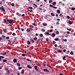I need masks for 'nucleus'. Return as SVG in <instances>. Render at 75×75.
Returning <instances> with one entry per match:
<instances>
[{"label":"nucleus","instance_id":"1","mask_svg":"<svg viewBox=\"0 0 75 75\" xmlns=\"http://www.w3.org/2000/svg\"><path fill=\"white\" fill-rule=\"evenodd\" d=\"M7 21L8 22H9V23H13V19H11V20H7Z\"/></svg>","mask_w":75,"mask_h":75},{"label":"nucleus","instance_id":"2","mask_svg":"<svg viewBox=\"0 0 75 75\" xmlns=\"http://www.w3.org/2000/svg\"><path fill=\"white\" fill-rule=\"evenodd\" d=\"M45 35H46V36H48V35H50V36H51V34H50L49 32H45Z\"/></svg>","mask_w":75,"mask_h":75},{"label":"nucleus","instance_id":"3","mask_svg":"<svg viewBox=\"0 0 75 75\" xmlns=\"http://www.w3.org/2000/svg\"><path fill=\"white\" fill-rule=\"evenodd\" d=\"M43 71H44V72H50V71L48 70L47 69H43Z\"/></svg>","mask_w":75,"mask_h":75},{"label":"nucleus","instance_id":"4","mask_svg":"<svg viewBox=\"0 0 75 75\" xmlns=\"http://www.w3.org/2000/svg\"><path fill=\"white\" fill-rule=\"evenodd\" d=\"M13 62H14V63H16L17 62V60L16 59H13Z\"/></svg>","mask_w":75,"mask_h":75},{"label":"nucleus","instance_id":"5","mask_svg":"<svg viewBox=\"0 0 75 75\" xmlns=\"http://www.w3.org/2000/svg\"><path fill=\"white\" fill-rule=\"evenodd\" d=\"M22 71L21 72V74H24V71H25V70L24 69H23L22 70Z\"/></svg>","mask_w":75,"mask_h":75},{"label":"nucleus","instance_id":"6","mask_svg":"<svg viewBox=\"0 0 75 75\" xmlns=\"http://www.w3.org/2000/svg\"><path fill=\"white\" fill-rule=\"evenodd\" d=\"M55 35H56L55 33H52V35H51V36L53 37H55Z\"/></svg>","mask_w":75,"mask_h":75},{"label":"nucleus","instance_id":"7","mask_svg":"<svg viewBox=\"0 0 75 75\" xmlns=\"http://www.w3.org/2000/svg\"><path fill=\"white\" fill-rule=\"evenodd\" d=\"M46 65H47V66H48V67H49L50 68H51V69H52V68H53L51 66H50L48 65V64H46Z\"/></svg>","mask_w":75,"mask_h":75},{"label":"nucleus","instance_id":"8","mask_svg":"<svg viewBox=\"0 0 75 75\" xmlns=\"http://www.w3.org/2000/svg\"><path fill=\"white\" fill-rule=\"evenodd\" d=\"M68 23L69 24H72V22L71 21H68Z\"/></svg>","mask_w":75,"mask_h":75},{"label":"nucleus","instance_id":"9","mask_svg":"<svg viewBox=\"0 0 75 75\" xmlns=\"http://www.w3.org/2000/svg\"><path fill=\"white\" fill-rule=\"evenodd\" d=\"M27 67H28V68H30V69H32V67H31V66H30L29 65H28Z\"/></svg>","mask_w":75,"mask_h":75},{"label":"nucleus","instance_id":"10","mask_svg":"<svg viewBox=\"0 0 75 75\" xmlns=\"http://www.w3.org/2000/svg\"><path fill=\"white\" fill-rule=\"evenodd\" d=\"M41 31L42 32H45V30L44 29H41Z\"/></svg>","mask_w":75,"mask_h":75},{"label":"nucleus","instance_id":"11","mask_svg":"<svg viewBox=\"0 0 75 75\" xmlns=\"http://www.w3.org/2000/svg\"><path fill=\"white\" fill-rule=\"evenodd\" d=\"M26 31L28 32V33H29V32H30V30L28 29L26 30Z\"/></svg>","mask_w":75,"mask_h":75},{"label":"nucleus","instance_id":"12","mask_svg":"<svg viewBox=\"0 0 75 75\" xmlns=\"http://www.w3.org/2000/svg\"><path fill=\"white\" fill-rule=\"evenodd\" d=\"M40 37H42L43 36V35L42 34H40L39 35Z\"/></svg>","mask_w":75,"mask_h":75},{"label":"nucleus","instance_id":"13","mask_svg":"<svg viewBox=\"0 0 75 75\" xmlns=\"http://www.w3.org/2000/svg\"><path fill=\"white\" fill-rule=\"evenodd\" d=\"M34 41V40H33V39L31 38L30 39V42H33Z\"/></svg>","mask_w":75,"mask_h":75},{"label":"nucleus","instance_id":"14","mask_svg":"<svg viewBox=\"0 0 75 75\" xmlns=\"http://www.w3.org/2000/svg\"><path fill=\"white\" fill-rule=\"evenodd\" d=\"M42 25H44V26H47V24L46 23H43Z\"/></svg>","mask_w":75,"mask_h":75},{"label":"nucleus","instance_id":"15","mask_svg":"<svg viewBox=\"0 0 75 75\" xmlns=\"http://www.w3.org/2000/svg\"><path fill=\"white\" fill-rule=\"evenodd\" d=\"M59 33L58 32V31H56V34H57V35L59 34Z\"/></svg>","mask_w":75,"mask_h":75},{"label":"nucleus","instance_id":"16","mask_svg":"<svg viewBox=\"0 0 75 75\" xmlns=\"http://www.w3.org/2000/svg\"><path fill=\"white\" fill-rule=\"evenodd\" d=\"M55 41H58L59 40V39L58 38H56L54 39Z\"/></svg>","mask_w":75,"mask_h":75},{"label":"nucleus","instance_id":"17","mask_svg":"<svg viewBox=\"0 0 75 75\" xmlns=\"http://www.w3.org/2000/svg\"><path fill=\"white\" fill-rule=\"evenodd\" d=\"M52 5H55V4H56V2H55V1L54 2L52 3Z\"/></svg>","mask_w":75,"mask_h":75},{"label":"nucleus","instance_id":"18","mask_svg":"<svg viewBox=\"0 0 75 75\" xmlns=\"http://www.w3.org/2000/svg\"><path fill=\"white\" fill-rule=\"evenodd\" d=\"M7 59H4L3 60V62H7Z\"/></svg>","mask_w":75,"mask_h":75},{"label":"nucleus","instance_id":"19","mask_svg":"<svg viewBox=\"0 0 75 75\" xmlns=\"http://www.w3.org/2000/svg\"><path fill=\"white\" fill-rule=\"evenodd\" d=\"M4 23H6V22L7 21H6V19H4Z\"/></svg>","mask_w":75,"mask_h":75},{"label":"nucleus","instance_id":"20","mask_svg":"<svg viewBox=\"0 0 75 75\" xmlns=\"http://www.w3.org/2000/svg\"><path fill=\"white\" fill-rule=\"evenodd\" d=\"M17 66H18V67H20L21 65L19 63H18L16 64Z\"/></svg>","mask_w":75,"mask_h":75},{"label":"nucleus","instance_id":"21","mask_svg":"<svg viewBox=\"0 0 75 75\" xmlns=\"http://www.w3.org/2000/svg\"><path fill=\"white\" fill-rule=\"evenodd\" d=\"M42 65L43 66H44V67H45V65H47V64H45V63H43L42 64Z\"/></svg>","mask_w":75,"mask_h":75},{"label":"nucleus","instance_id":"22","mask_svg":"<svg viewBox=\"0 0 75 75\" xmlns=\"http://www.w3.org/2000/svg\"><path fill=\"white\" fill-rule=\"evenodd\" d=\"M38 38H37V37H35L33 38V40H37Z\"/></svg>","mask_w":75,"mask_h":75},{"label":"nucleus","instance_id":"23","mask_svg":"<svg viewBox=\"0 0 75 75\" xmlns=\"http://www.w3.org/2000/svg\"><path fill=\"white\" fill-rule=\"evenodd\" d=\"M34 68L35 69H37V68H38V66H34Z\"/></svg>","mask_w":75,"mask_h":75},{"label":"nucleus","instance_id":"24","mask_svg":"<svg viewBox=\"0 0 75 75\" xmlns=\"http://www.w3.org/2000/svg\"><path fill=\"white\" fill-rule=\"evenodd\" d=\"M12 35L13 36H15V35H16V33H12Z\"/></svg>","mask_w":75,"mask_h":75},{"label":"nucleus","instance_id":"25","mask_svg":"<svg viewBox=\"0 0 75 75\" xmlns=\"http://www.w3.org/2000/svg\"><path fill=\"white\" fill-rule=\"evenodd\" d=\"M3 8H4V7L3 6H1V7H0V10H2Z\"/></svg>","mask_w":75,"mask_h":75},{"label":"nucleus","instance_id":"26","mask_svg":"<svg viewBox=\"0 0 75 75\" xmlns=\"http://www.w3.org/2000/svg\"><path fill=\"white\" fill-rule=\"evenodd\" d=\"M27 42H28V45H30V44H31V42H30L29 41H27Z\"/></svg>","mask_w":75,"mask_h":75},{"label":"nucleus","instance_id":"27","mask_svg":"<svg viewBox=\"0 0 75 75\" xmlns=\"http://www.w3.org/2000/svg\"><path fill=\"white\" fill-rule=\"evenodd\" d=\"M51 16H54V13H51Z\"/></svg>","mask_w":75,"mask_h":75},{"label":"nucleus","instance_id":"28","mask_svg":"<svg viewBox=\"0 0 75 75\" xmlns=\"http://www.w3.org/2000/svg\"><path fill=\"white\" fill-rule=\"evenodd\" d=\"M26 59L27 61H30V62H31V60H30L29 59Z\"/></svg>","mask_w":75,"mask_h":75},{"label":"nucleus","instance_id":"29","mask_svg":"<svg viewBox=\"0 0 75 75\" xmlns=\"http://www.w3.org/2000/svg\"><path fill=\"white\" fill-rule=\"evenodd\" d=\"M70 54H71V55H74V53L72 52H71L70 53Z\"/></svg>","mask_w":75,"mask_h":75},{"label":"nucleus","instance_id":"30","mask_svg":"<svg viewBox=\"0 0 75 75\" xmlns=\"http://www.w3.org/2000/svg\"><path fill=\"white\" fill-rule=\"evenodd\" d=\"M49 6H50V7H53H53H54V6H53V5H52L51 4H50L49 5Z\"/></svg>","mask_w":75,"mask_h":75},{"label":"nucleus","instance_id":"31","mask_svg":"<svg viewBox=\"0 0 75 75\" xmlns=\"http://www.w3.org/2000/svg\"><path fill=\"white\" fill-rule=\"evenodd\" d=\"M35 71L36 72H38V68L37 69H36Z\"/></svg>","mask_w":75,"mask_h":75},{"label":"nucleus","instance_id":"32","mask_svg":"<svg viewBox=\"0 0 75 75\" xmlns=\"http://www.w3.org/2000/svg\"><path fill=\"white\" fill-rule=\"evenodd\" d=\"M71 10H73V11H74V10H75V8H71Z\"/></svg>","mask_w":75,"mask_h":75},{"label":"nucleus","instance_id":"33","mask_svg":"<svg viewBox=\"0 0 75 75\" xmlns=\"http://www.w3.org/2000/svg\"><path fill=\"white\" fill-rule=\"evenodd\" d=\"M33 5H34V6H35V7H38V6H37V5H36V4H33Z\"/></svg>","mask_w":75,"mask_h":75},{"label":"nucleus","instance_id":"34","mask_svg":"<svg viewBox=\"0 0 75 75\" xmlns=\"http://www.w3.org/2000/svg\"><path fill=\"white\" fill-rule=\"evenodd\" d=\"M57 12L58 13H60V11L59 10H58L57 11Z\"/></svg>","mask_w":75,"mask_h":75},{"label":"nucleus","instance_id":"35","mask_svg":"<svg viewBox=\"0 0 75 75\" xmlns=\"http://www.w3.org/2000/svg\"><path fill=\"white\" fill-rule=\"evenodd\" d=\"M29 9H31V10H32V9H33V8L32 7H29Z\"/></svg>","mask_w":75,"mask_h":75},{"label":"nucleus","instance_id":"36","mask_svg":"<svg viewBox=\"0 0 75 75\" xmlns=\"http://www.w3.org/2000/svg\"><path fill=\"white\" fill-rule=\"evenodd\" d=\"M22 67H18V70H20L21 69H22Z\"/></svg>","mask_w":75,"mask_h":75},{"label":"nucleus","instance_id":"37","mask_svg":"<svg viewBox=\"0 0 75 75\" xmlns=\"http://www.w3.org/2000/svg\"><path fill=\"white\" fill-rule=\"evenodd\" d=\"M5 38L6 39H9V38H10V37H6Z\"/></svg>","mask_w":75,"mask_h":75},{"label":"nucleus","instance_id":"38","mask_svg":"<svg viewBox=\"0 0 75 75\" xmlns=\"http://www.w3.org/2000/svg\"><path fill=\"white\" fill-rule=\"evenodd\" d=\"M3 11H5V9L3 8L2 9Z\"/></svg>","mask_w":75,"mask_h":75},{"label":"nucleus","instance_id":"39","mask_svg":"<svg viewBox=\"0 0 75 75\" xmlns=\"http://www.w3.org/2000/svg\"><path fill=\"white\" fill-rule=\"evenodd\" d=\"M14 3H13L11 4V6H14Z\"/></svg>","mask_w":75,"mask_h":75},{"label":"nucleus","instance_id":"40","mask_svg":"<svg viewBox=\"0 0 75 75\" xmlns=\"http://www.w3.org/2000/svg\"><path fill=\"white\" fill-rule=\"evenodd\" d=\"M66 58V56H64L63 57V59H65V58Z\"/></svg>","mask_w":75,"mask_h":75},{"label":"nucleus","instance_id":"41","mask_svg":"<svg viewBox=\"0 0 75 75\" xmlns=\"http://www.w3.org/2000/svg\"><path fill=\"white\" fill-rule=\"evenodd\" d=\"M67 18H68V19H69L70 18V17L69 16H67Z\"/></svg>","mask_w":75,"mask_h":75},{"label":"nucleus","instance_id":"42","mask_svg":"<svg viewBox=\"0 0 75 75\" xmlns=\"http://www.w3.org/2000/svg\"><path fill=\"white\" fill-rule=\"evenodd\" d=\"M52 31H53V30H52V29H51V30H50L49 32H50V33H51V32H52Z\"/></svg>","mask_w":75,"mask_h":75},{"label":"nucleus","instance_id":"43","mask_svg":"<svg viewBox=\"0 0 75 75\" xmlns=\"http://www.w3.org/2000/svg\"><path fill=\"white\" fill-rule=\"evenodd\" d=\"M58 51H59V52H60V53H61V52H62V51H61V50H59Z\"/></svg>","mask_w":75,"mask_h":75},{"label":"nucleus","instance_id":"44","mask_svg":"<svg viewBox=\"0 0 75 75\" xmlns=\"http://www.w3.org/2000/svg\"><path fill=\"white\" fill-rule=\"evenodd\" d=\"M63 41H65L66 42H67V39H65L64 40H63Z\"/></svg>","mask_w":75,"mask_h":75},{"label":"nucleus","instance_id":"45","mask_svg":"<svg viewBox=\"0 0 75 75\" xmlns=\"http://www.w3.org/2000/svg\"><path fill=\"white\" fill-rule=\"evenodd\" d=\"M52 0H50L49 1V3H51V2H52Z\"/></svg>","mask_w":75,"mask_h":75},{"label":"nucleus","instance_id":"46","mask_svg":"<svg viewBox=\"0 0 75 75\" xmlns=\"http://www.w3.org/2000/svg\"><path fill=\"white\" fill-rule=\"evenodd\" d=\"M1 58H2L3 59V58H4V57L2 56H0Z\"/></svg>","mask_w":75,"mask_h":75},{"label":"nucleus","instance_id":"47","mask_svg":"<svg viewBox=\"0 0 75 75\" xmlns=\"http://www.w3.org/2000/svg\"><path fill=\"white\" fill-rule=\"evenodd\" d=\"M58 25L59 24V21H58L56 23Z\"/></svg>","mask_w":75,"mask_h":75},{"label":"nucleus","instance_id":"48","mask_svg":"<svg viewBox=\"0 0 75 75\" xmlns=\"http://www.w3.org/2000/svg\"><path fill=\"white\" fill-rule=\"evenodd\" d=\"M21 55L22 56H23V57H25V54H22Z\"/></svg>","mask_w":75,"mask_h":75},{"label":"nucleus","instance_id":"49","mask_svg":"<svg viewBox=\"0 0 75 75\" xmlns=\"http://www.w3.org/2000/svg\"><path fill=\"white\" fill-rule=\"evenodd\" d=\"M30 13H32L33 12V10H30Z\"/></svg>","mask_w":75,"mask_h":75},{"label":"nucleus","instance_id":"50","mask_svg":"<svg viewBox=\"0 0 75 75\" xmlns=\"http://www.w3.org/2000/svg\"><path fill=\"white\" fill-rule=\"evenodd\" d=\"M3 55H6V52H4V53L3 54Z\"/></svg>","mask_w":75,"mask_h":75},{"label":"nucleus","instance_id":"51","mask_svg":"<svg viewBox=\"0 0 75 75\" xmlns=\"http://www.w3.org/2000/svg\"><path fill=\"white\" fill-rule=\"evenodd\" d=\"M2 37H3L4 38H5V37H6V36H5V35H2Z\"/></svg>","mask_w":75,"mask_h":75},{"label":"nucleus","instance_id":"52","mask_svg":"<svg viewBox=\"0 0 75 75\" xmlns=\"http://www.w3.org/2000/svg\"><path fill=\"white\" fill-rule=\"evenodd\" d=\"M53 8H55V9L57 8V7H53Z\"/></svg>","mask_w":75,"mask_h":75},{"label":"nucleus","instance_id":"53","mask_svg":"<svg viewBox=\"0 0 75 75\" xmlns=\"http://www.w3.org/2000/svg\"><path fill=\"white\" fill-rule=\"evenodd\" d=\"M9 71H10V70H8L7 71V73H9Z\"/></svg>","mask_w":75,"mask_h":75},{"label":"nucleus","instance_id":"54","mask_svg":"<svg viewBox=\"0 0 75 75\" xmlns=\"http://www.w3.org/2000/svg\"><path fill=\"white\" fill-rule=\"evenodd\" d=\"M18 30H20V26H18Z\"/></svg>","mask_w":75,"mask_h":75},{"label":"nucleus","instance_id":"55","mask_svg":"<svg viewBox=\"0 0 75 75\" xmlns=\"http://www.w3.org/2000/svg\"><path fill=\"white\" fill-rule=\"evenodd\" d=\"M49 39L48 38H46V41H48Z\"/></svg>","mask_w":75,"mask_h":75},{"label":"nucleus","instance_id":"56","mask_svg":"<svg viewBox=\"0 0 75 75\" xmlns=\"http://www.w3.org/2000/svg\"><path fill=\"white\" fill-rule=\"evenodd\" d=\"M68 37V35L67 34V35H66V36H65V37Z\"/></svg>","mask_w":75,"mask_h":75},{"label":"nucleus","instance_id":"57","mask_svg":"<svg viewBox=\"0 0 75 75\" xmlns=\"http://www.w3.org/2000/svg\"><path fill=\"white\" fill-rule=\"evenodd\" d=\"M22 16H23V17H24V16H25V15L24 14H23L22 15Z\"/></svg>","mask_w":75,"mask_h":75},{"label":"nucleus","instance_id":"58","mask_svg":"<svg viewBox=\"0 0 75 75\" xmlns=\"http://www.w3.org/2000/svg\"><path fill=\"white\" fill-rule=\"evenodd\" d=\"M21 31H24V28H22V29H21Z\"/></svg>","mask_w":75,"mask_h":75},{"label":"nucleus","instance_id":"59","mask_svg":"<svg viewBox=\"0 0 75 75\" xmlns=\"http://www.w3.org/2000/svg\"><path fill=\"white\" fill-rule=\"evenodd\" d=\"M63 52H66V50L65 49H64L63 50Z\"/></svg>","mask_w":75,"mask_h":75},{"label":"nucleus","instance_id":"60","mask_svg":"<svg viewBox=\"0 0 75 75\" xmlns=\"http://www.w3.org/2000/svg\"><path fill=\"white\" fill-rule=\"evenodd\" d=\"M57 21H59L60 20V19H59V18H57Z\"/></svg>","mask_w":75,"mask_h":75},{"label":"nucleus","instance_id":"61","mask_svg":"<svg viewBox=\"0 0 75 75\" xmlns=\"http://www.w3.org/2000/svg\"><path fill=\"white\" fill-rule=\"evenodd\" d=\"M54 47H57V44H55L54 45Z\"/></svg>","mask_w":75,"mask_h":75},{"label":"nucleus","instance_id":"62","mask_svg":"<svg viewBox=\"0 0 75 75\" xmlns=\"http://www.w3.org/2000/svg\"><path fill=\"white\" fill-rule=\"evenodd\" d=\"M67 33V34H70V32L69 31H68Z\"/></svg>","mask_w":75,"mask_h":75},{"label":"nucleus","instance_id":"63","mask_svg":"<svg viewBox=\"0 0 75 75\" xmlns=\"http://www.w3.org/2000/svg\"><path fill=\"white\" fill-rule=\"evenodd\" d=\"M59 75H64L60 73V74H59Z\"/></svg>","mask_w":75,"mask_h":75},{"label":"nucleus","instance_id":"64","mask_svg":"<svg viewBox=\"0 0 75 75\" xmlns=\"http://www.w3.org/2000/svg\"><path fill=\"white\" fill-rule=\"evenodd\" d=\"M18 15V16H20V17L21 16V14H19Z\"/></svg>","mask_w":75,"mask_h":75}]
</instances>
